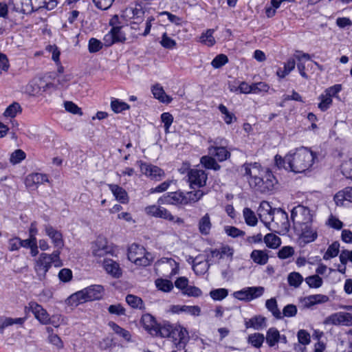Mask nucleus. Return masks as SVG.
<instances>
[{"label":"nucleus","mask_w":352,"mask_h":352,"mask_svg":"<svg viewBox=\"0 0 352 352\" xmlns=\"http://www.w3.org/2000/svg\"><path fill=\"white\" fill-rule=\"evenodd\" d=\"M316 158V154L312 151L301 147L289 152L284 157L276 155L274 161L278 168H283L295 173H301L309 170Z\"/></svg>","instance_id":"nucleus-1"},{"label":"nucleus","mask_w":352,"mask_h":352,"mask_svg":"<svg viewBox=\"0 0 352 352\" xmlns=\"http://www.w3.org/2000/svg\"><path fill=\"white\" fill-rule=\"evenodd\" d=\"M241 171L251 188L261 193L272 192L277 182L272 171L263 168L257 162L245 163L241 166Z\"/></svg>","instance_id":"nucleus-2"},{"label":"nucleus","mask_w":352,"mask_h":352,"mask_svg":"<svg viewBox=\"0 0 352 352\" xmlns=\"http://www.w3.org/2000/svg\"><path fill=\"white\" fill-rule=\"evenodd\" d=\"M60 254V250H54L50 254L42 253L39 255L34 265V270L38 280L43 281L45 280L46 274L51 268L52 264L55 267H59L62 265Z\"/></svg>","instance_id":"nucleus-3"},{"label":"nucleus","mask_w":352,"mask_h":352,"mask_svg":"<svg viewBox=\"0 0 352 352\" xmlns=\"http://www.w3.org/2000/svg\"><path fill=\"white\" fill-rule=\"evenodd\" d=\"M104 289L100 285H93L71 295L69 300L72 304L79 305L87 301L102 298Z\"/></svg>","instance_id":"nucleus-4"},{"label":"nucleus","mask_w":352,"mask_h":352,"mask_svg":"<svg viewBox=\"0 0 352 352\" xmlns=\"http://www.w3.org/2000/svg\"><path fill=\"white\" fill-rule=\"evenodd\" d=\"M128 258L136 265L147 266L151 261V255L146 252L144 247L132 244L128 250Z\"/></svg>","instance_id":"nucleus-5"},{"label":"nucleus","mask_w":352,"mask_h":352,"mask_svg":"<svg viewBox=\"0 0 352 352\" xmlns=\"http://www.w3.org/2000/svg\"><path fill=\"white\" fill-rule=\"evenodd\" d=\"M291 219L294 224V228L312 223L313 214L307 207L302 205H298L291 211Z\"/></svg>","instance_id":"nucleus-6"},{"label":"nucleus","mask_w":352,"mask_h":352,"mask_svg":"<svg viewBox=\"0 0 352 352\" xmlns=\"http://www.w3.org/2000/svg\"><path fill=\"white\" fill-rule=\"evenodd\" d=\"M349 312H338L332 314L327 317L324 320V324L332 325H352V306L346 307Z\"/></svg>","instance_id":"nucleus-7"},{"label":"nucleus","mask_w":352,"mask_h":352,"mask_svg":"<svg viewBox=\"0 0 352 352\" xmlns=\"http://www.w3.org/2000/svg\"><path fill=\"white\" fill-rule=\"evenodd\" d=\"M224 142L226 141L223 139L219 138L210 141L212 144L208 148V154L216 157L219 162H223L230 157V153L224 146Z\"/></svg>","instance_id":"nucleus-8"},{"label":"nucleus","mask_w":352,"mask_h":352,"mask_svg":"<svg viewBox=\"0 0 352 352\" xmlns=\"http://www.w3.org/2000/svg\"><path fill=\"white\" fill-rule=\"evenodd\" d=\"M190 259H192V270L197 275H203L206 273L212 265L210 255H206L204 258L203 255L199 254L195 258L190 256Z\"/></svg>","instance_id":"nucleus-9"},{"label":"nucleus","mask_w":352,"mask_h":352,"mask_svg":"<svg viewBox=\"0 0 352 352\" xmlns=\"http://www.w3.org/2000/svg\"><path fill=\"white\" fill-rule=\"evenodd\" d=\"M294 228L305 243L313 242L318 237L317 228L313 226L312 223Z\"/></svg>","instance_id":"nucleus-10"},{"label":"nucleus","mask_w":352,"mask_h":352,"mask_svg":"<svg viewBox=\"0 0 352 352\" xmlns=\"http://www.w3.org/2000/svg\"><path fill=\"white\" fill-rule=\"evenodd\" d=\"M126 39V34L122 31V28H111L103 38L105 47H110L117 43H124Z\"/></svg>","instance_id":"nucleus-11"},{"label":"nucleus","mask_w":352,"mask_h":352,"mask_svg":"<svg viewBox=\"0 0 352 352\" xmlns=\"http://www.w3.org/2000/svg\"><path fill=\"white\" fill-rule=\"evenodd\" d=\"M34 0H10L9 6L17 12L30 14L36 11Z\"/></svg>","instance_id":"nucleus-12"},{"label":"nucleus","mask_w":352,"mask_h":352,"mask_svg":"<svg viewBox=\"0 0 352 352\" xmlns=\"http://www.w3.org/2000/svg\"><path fill=\"white\" fill-rule=\"evenodd\" d=\"M188 176L192 188H200L206 184L208 175L203 170L191 169Z\"/></svg>","instance_id":"nucleus-13"},{"label":"nucleus","mask_w":352,"mask_h":352,"mask_svg":"<svg viewBox=\"0 0 352 352\" xmlns=\"http://www.w3.org/2000/svg\"><path fill=\"white\" fill-rule=\"evenodd\" d=\"M169 338H172L177 346H181L182 344L184 345L188 340V332L180 324H175Z\"/></svg>","instance_id":"nucleus-14"},{"label":"nucleus","mask_w":352,"mask_h":352,"mask_svg":"<svg viewBox=\"0 0 352 352\" xmlns=\"http://www.w3.org/2000/svg\"><path fill=\"white\" fill-rule=\"evenodd\" d=\"M276 208H272L270 203L266 201H263L260 204L258 209V214L261 221L265 223L272 221L274 218V215Z\"/></svg>","instance_id":"nucleus-15"},{"label":"nucleus","mask_w":352,"mask_h":352,"mask_svg":"<svg viewBox=\"0 0 352 352\" xmlns=\"http://www.w3.org/2000/svg\"><path fill=\"white\" fill-rule=\"evenodd\" d=\"M140 162L141 172L146 176L155 180H160L164 176V170L160 167L142 162Z\"/></svg>","instance_id":"nucleus-16"},{"label":"nucleus","mask_w":352,"mask_h":352,"mask_svg":"<svg viewBox=\"0 0 352 352\" xmlns=\"http://www.w3.org/2000/svg\"><path fill=\"white\" fill-rule=\"evenodd\" d=\"M45 234L50 238L54 247L57 248L56 250H60L64 246V240L63 234L60 231L55 229L50 225L45 226Z\"/></svg>","instance_id":"nucleus-17"},{"label":"nucleus","mask_w":352,"mask_h":352,"mask_svg":"<svg viewBox=\"0 0 352 352\" xmlns=\"http://www.w3.org/2000/svg\"><path fill=\"white\" fill-rule=\"evenodd\" d=\"M28 308L41 324H49L50 315L41 305L35 302H30Z\"/></svg>","instance_id":"nucleus-18"},{"label":"nucleus","mask_w":352,"mask_h":352,"mask_svg":"<svg viewBox=\"0 0 352 352\" xmlns=\"http://www.w3.org/2000/svg\"><path fill=\"white\" fill-rule=\"evenodd\" d=\"M159 201H162V204L173 205H187L186 197L183 192H169L164 198H160Z\"/></svg>","instance_id":"nucleus-19"},{"label":"nucleus","mask_w":352,"mask_h":352,"mask_svg":"<svg viewBox=\"0 0 352 352\" xmlns=\"http://www.w3.org/2000/svg\"><path fill=\"white\" fill-rule=\"evenodd\" d=\"M111 251V249L107 245V240L102 237H98L92 246V254L96 257H102L110 253Z\"/></svg>","instance_id":"nucleus-20"},{"label":"nucleus","mask_w":352,"mask_h":352,"mask_svg":"<svg viewBox=\"0 0 352 352\" xmlns=\"http://www.w3.org/2000/svg\"><path fill=\"white\" fill-rule=\"evenodd\" d=\"M272 222H274L277 228L282 230H288L290 226L288 214L281 208H278L276 211Z\"/></svg>","instance_id":"nucleus-21"},{"label":"nucleus","mask_w":352,"mask_h":352,"mask_svg":"<svg viewBox=\"0 0 352 352\" xmlns=\"http://www.w3.org/2000/svg\"><path fill=\"white\" fill-rule=\"evenodd\" d=\"M329 298L323 294H314L306 296L301 299L300 302L305 308H310L312 306L328 302Z\"/></svg>","instance_id":"nucleus-22"},{"label":"nucleus","mask_w":352,"mask_h":352,"mask_svg":"<svg viewBox=\"0 0 352 352\" xmlns=\"http://www.w3.org/2000/svg\"><path fill=\"white\" fill-rule=\"evenodd\" d=\"M103 266L107 274L113 278H120L122 276V271L120 264L112 259H104Z\"/></svg>","instance_id":"nucleus-23"},{"label":"nucleus","mask_w":352,"mask_h":352,"mask_svg":"<svg viewBox=\"0 0 352 352\" xmlns=\"http://www.w3.org/2000/svg\"><path fill=\"white\" fill-rule=\"evenodd\" d=\"M48 182L47 175L46 174L39 173L30 174L25 178V185L29 188L37 186L39 184Z\"/></svg>","instance_id":"nucleus-24"},{"label":"nucleus","mask_w":352,"mask_h":352,"mask_svg":"<svg viewBox=\"0 0 352 352\" xmlns=\"http://www.w3.org/2000/svg\"><path fill=\"white\" fill-rule=\"evenodd\" d=\"M334 201L337 206H344V201L352 203V187H346L338 191L334 196Z\"/></svg>","instance_id":"nucleus-25"},{"label":"nucleus","mask_w":352,"mask_h":352,"mask_svg":"<svg viewBox=\"0 0 352 352\" xmlns=\"http://www.w3.org/2000/svg\"><path fill=\"white\" fill-rule=\"evenodd\" d=\"M247 329L252 328L255 330H261L267 327L266 318L261 315L254 316L248 320H245Z\"/></svg>","instance_id":"nucleus-26"},{"label":"nucleus","mask_w":352,"mask_h":352,"mask_svg":"<svg viewBox=\"0 0 352 352\" xmlns=\"http://www.w3.org/2000/svg\"><path fill=\"white\" fill-rule=\"evenodd\" d=\"M141 322L145 330H146L151 335L153 336V334H156L157 331L155 329L158 323L152 315L149 314H144L142 316Z\"/></svg>","instance_id":"nucleus-27"},{"label":"nucleus","mask_w":352,"mask_h":352,"mask_svg":"<svg viewBox=\"0 0 352 352\" xmlns=\"http://www.w3.org/2000/svg\"><path fill=\"white\" fill-rule=\"evenodd\" d=\"M108 186L116 197V200L122 204H126L128 202V195L123 188L117 184H109Z\"/></svg>","instance_id":"nucleus-28"},{"label":"nucleus","mask_w":352,"mask_h":352,"mask_svg":"<svg viewBox=\"0 0 352 352\" xmlns=\"http://www.w3.org/2000/svg\"><path fill=\"white\" fill-rule=\"evenodd\" d=\"M173 326L174 324H170L168 321H163L162 322L158 323L155 329L157 333L156 334H153V336L162 338H169L171 335Z\"/></svg>","instance_id":"nucleus-29"},{"label":"nucleus","mask_w":352,"mask_h":352,"mask_svg":"<svg viewBox=\"0 0 352 352\" xmlns=\"http://www.w3.org/2000/svg\"><path fill=\"white\" fill-rule=\"evenodd\" d=\"M212 228L210 217L208 213H206L200 218L198 222V228L202 235H208Z\"/></svg>","instance_id":"nucleus-30"},{"label":"nucleus","mask_w":352,"mask_h":352,"mask_svg":"<svg viewBox=\"0 0 352 352\" xmlns=\"http://www.w3.org/2000/svg\"><path fill=\"white\" fill-rule=\"evenodd\" d=\"M152 93L156 99L162 102L170 103L172 100V98L166 94L163 87L158 84L153 86Z\"/></svg>","instance_id":"nucleus-31"},{"label":"nucleus","mask_w":352,"mask_h":352,"mask_svg":"<svg viewBox=\"0 0 352 352\" xmlns=\"http://www.w3.org/2000/svg\"><path fill=\"white\" fill-rule=\"evenodd\" d=\"M280 338V334L278 330L275 327L270 328L266 333V342L272 347L277 344Z\"/></svg>","instance_id":"nucleus-32"},{"label":"nucleus","mask_w":352,"mask_h":352,"mask_svg":"<svg viewBox=\"0 0 352 352\" xmlns=\"http://www.w3.org/2000/svg\"><path fill=\"white\" fill-rule=\"evenodd\" d=\"M265 307L272 316L276 319L280 320L283 318L282 314L278 307L277 301L274 298L268 299L265 302Z\"/></svg>","instance_id":"nucleus-33"},{"label":"nucleus","mask_w":352,"mask_h":352,"mask_svg":"<svg viewBox=\"0 0 352 352\" xmlns=\"http://www.w3.org/2000/svg\"><path fill=\"white\" fill-rule=\"evenodd\" d=\"M295 59L293 58H289L285 63L283 69L281 68L277 69L276 75L280 78H285L295 68Z\"/></svg>","instance_id":"nucleus-34"},{"label":"nucleus","mask_w":352,"mask_h":352,"mask_svg":"<svg viewBox=\"0 0 352 352\" xmlns=\"http://www.w3.org/2000/svg\"><path fill=\"white\" fill-rule=\"evenodd\" d=\"M25 320V318H2L0 319V333H3L5 328L13 325L14 324H23Z\"/></svg>","instance_id":"nucleus-35"},{"label":"nucleus","mask_w":352,"mask_h":352,"mask_svg":"<svg viewBox=\"0 0 352 352\" xmlns=\"http://www.w3.org/2000/svg\"><path fill=\"white\" fill-rule=\"evenodd\" d=\"M159 218L173 222L177 225H183L184 223L183 219L179 217L173 216L170 211L163 207L161 208Z\"/></svg>","instance_id":"nucleus-36"},{"label":"nucleus","mask_w":352,"mask_h":352,"mask_svg":"<svg viewBox=\"0 0 352 352\" xmlns=\"http://www.w3.org/2000/svg\"><path fill=\"white\" fill-rule=\"evenodd\" d=\"M251 258L253 261L259 265H265L268 261V255L263 250H254L250 254Z\"/></svg>","instance_id":"nucleus-37"},{"label":"nucleus","mask_w":352,"mask_h":352,"mask_svg":"<svg viewBox=\"0 0 352 352\" xmlns=\"http://www.w3.org/2000/svg\"><path fill=\"white\" fill-rule=\"evenodd\" d=\"M200 162L207 169L218 170L221 168L220 165L216 162L215 159L212 155H205L201 157Z\"/></svg>","instance_id":"nucleus-38"},{"label":"nucleus","mask_w":352,"mask_h":352,"mask_svg":"<svg viewBox=\"0 0 352 352\" xmlns=\"http://www.w3.org/2000/svg\"><path fill=\"white\" fill-rule=\"evenodd\" d=\"M264 242L268 248L272 249H276L281 244L280 237L272 233H269L265 236Z\"/></svg>","instance_id":"nucleus-39"},{"label":"nucleus","mask_w":352,"mask_h":352,"mask_svg":"<svg viewBox=\"0 0 352 352\" xmlns=\"http://www.w3.org/2000/svg\"><path fill=\"white\" fill-rule=\"evenodd\" d=\"M36 10H38L45 8L47 10H52L58 5V0H34Z\"/></svg>","instance_id":"nucleus-40"},{"label":"nucleus","mask_w":352,"mask_h":352,"mask_svg":"<svg viewBox=\"0 0 352 352\" xmlns=\"http://www.w3.org/2000/svg\"><path fill=\"white\" fill-rule=\"evenodd\" d=\"M126 302L127 304L133 309H144V304L141 298L133 295L128 294L126 296Z\"/></svg>","instance_id":"nucleus-41"},{"label":"nucleus","mask_w":352,"mask_h":352,"mask_svg":"<svg viewBox=\"0 0 352 352\" xmlns=\"http://www.w3.org/2000/svg\"><path fill=\"white\" fill-rule=\"evenodd\" d=\"M243 215L247 225L250 226H255L257 224V217L252 209L245 208L243 210Z\"/></svg>","instance_id":"nucleus-42"},{"label":"nucleus","mask_w":352,"mask_h":352,"mask_svg":"<svg viewBox=\"0 0 352 352\" xmlns=\"http://www.w3.org/2000/svg\"><path fill=\"white\" fill-rule=\"evenodd\" d=\"M108 325L115 333L123 338L125 340L129 341L131 340V336L129 331L122 328L114 322H109Z\"/></svg>","instance_id":"nucleus-43"},{"label":"nucleus","mask_w":352,"mask_h":352,"mask_svg":"<svg viewBox=\"0 0 352 352\" xmlns=\"http://www.w3.org/2000/svg\"><path fill=\"white\" fill-rule=\"evenodd\" d=\"M340 251V243L338 241L332 243L327 248L326 252L323 255L324 260H329L337 256Z\"/></svg>","instance_id":"nucleus-44"},{"label":"nucleus","mask_w":352,"mask_h":352,"mask_svg":"<svg viewBox=\"0 0 352 352\" xmlns=\"http://www.w3.org/2000/svg\"><path fill=\"white\" fill-rule=\"evenodd\" d=\"M218 109L223 115L222 118L227 124H230L233 121L236 120L235 115L230 112L224 104H220L218 107Z\"/></svg>","instance_id":"nucleus-45"},{"label":"nucleus","mask_w":352,"mask_h":352,"mask_svg":"<svg viewBox=\"0 0 352 352\" xmlns=\"http://www.w3.org/2000/svg\"><path fill=\"white\" fill-rule=\"evenodd\" d=\"M111 107L116 113H119L123 111L129 109L130 106L127 103L122 102L119 99L113 98L111 102Z\"/></svg>","instance_id":"nucleus-46"},{"label":"nucleus","mask_w":352,"mask_h":352,"mask_svg":"<svg viewBox=\"0 0 352 352\" xmlns=\"http://www.w3.org/2000/svg\"><path fill=\"white\" fill-rule=\"evenodd\" d=\"M287 281L290 286L297 288L301 285L303 278L300 273L293 272L289 274Z\"/></svg>","instance_id":"nucleus-47"},{"label":"nucleus","mask_w":352,"mask_h":352,"mask_svg":"<svg viewBox=\"0 0 352 352\" xmlns=\"http://www.w3.org/2000/svg\"><path fill=\"white\" fill-rule=\"evenodd\" d=\"M205 195V192L201 190H197L194 191H190L185 193L186 197L187 205L192 203L198 201Z\"/></svg>","instance_id":"nucleus-48"},{"label":"nucleus","mask_w":352,"mask_h":352,"mask_svg":"<svg viewBox=\"0 0 352 352\" xmlns=\"http://www.w3.org/2000/svg\"><path fill=\"white\" fill-rule=\"evenodd\" d=\"M265 340L263 334L255 333L248 336V342L256 348H260Z\"/></svg>","instance_id":"nucleus-49"},{"label":"nucleus","mask_w":352,"mask_h":352,"mask_svg":"<svg viewBox=\"0 0 352 352\" xmlns=\"http://www.w3.org/2000/svg\"><path fill=\"white\" fill-rule=\"evenodd\" d=\"M214 30L208 29L206 32L203 33L199 40L201 43L207 45L208 46H212L215 43V40L213 36Z\"/></svg>","instance_id":"nucleus-50"},{"label":"nucleus","mask_w":352,"mask_h":352,"mask_svg":"<svg viewBox=\"0 0 352 352\" xmlns=\"http://www.w3.org/2000/svg\"><path fill=\"white\" fill-rule=\"evenodd\" d=\"M157 288L164 292H169L173 288L172 282L169 280L158 278L155 280Z\"/></svg>","instance_id":"nucleus-51"},{"label":"nucleus","mask_w":352,"mask_h":352,"mask_svg":"<svg viewBox=\"0 0 352 352\" xmlns=\"http://www.w3.org/2000/svg\"><path fill=\"white\" fill-rule=\"evenodd\" d=\"M228 295V290L225 288L212 289L210 292V296L214 300H222Z\"/></svg>","instance_id":"nucleus-52"},{"label":"nucleus","mask_w":352,"mask_h":352,"mask_svg":"<svg viewBox=\"0 0 352 352\" xmlns=\"http://www.w3.org/2000/svg\"><path fill=\"white\" fill-rule=\"evenodd\" d=\"M319 99L320 100V102L318 104V107L322 111H327L332 104V98L324 92L319 96Z\"/></svg>","instance_id":"nucleus-53"},{"label":"nucleus","mask_w":352,"mask_h":352,"mask_svg":"<svg viewBox=\"0 0 352 352\" xmlns=\"http://www.w3.org/2000/svg\"><path fill=\"white\" fill-rule=\"evenodd\" d=\"M248 292L249 300L251 301L253 299L261 297L265 292V288L261 286L248 287Z\"/></svg>","instance_id":"nucleus-54"},{"label":"nucleus","mask_w":352,"mask_h":352,"mask_svg":"<svg viewBox=\"0 0 352 352\" xmlns=\"http://www.w3.org/2000/svg\"><path fill=\"white\" fill-rule=\"evenodd\" d=\"M104 45V42L96 38H91L88 43V50L90 53H96L99 52Z\"/></svg>","instance_id":"nucleus-55"},{"label":"nucleus","mask_w":352,"mask_h":352,"mask_svg":"<svg viewBox=\"0 0 352 352\" xmlns=\"http://www.w3.org/2000/svg\"><path fill=\"white\" fill-rule=\"evenodd\" d=\"M305 282L309 287L318 288L322 286L323 280L318 274H316L307 277Z\"/></svg>","instance_id":"nucleus-56"},{"label":"nucleus","mask_w":352,"mask_h":352,"mask_svg":"<svg viewBox=\"0 0 352 352\" xmlns=\"http://www.w3.org/2000/svg\"><path fill=\"white\" fill-rule=\"evenodd\" d=\"M228 62V56L223 54H220L216 56L212 60L211 65L214 68L218 69L225 65Z\"/></svg>","instance_id":"nucleus-57"},{"label":"nucleus","mask_w":352,"mask_h":352,"mask_svg":"<svg viewBox=\"0 0 352 352\" xmlns=\"http://www.w3.org/2000/svg\"><path fill=\"white\" fill-rule=\"evenodd\" d=\"M26 157V155L21 149H16L12 153L10 158V161L12 164H16L20 163Z\"/></svg>","instance_id":"nucleus-58"},{"label":"nucleus","mask_w":352,"mask_h":352,"mask_svg":"<svg viewBox=\"0 0 352 352\" xmlns=\"http://www.w3.org/2000/svg\"><path fill=\"white\" fill-rule=\"evenodd\" d=\"M225 232L230 236L236 238L239 236H243L245 232L239 230L234 226H226L224 227Z\"/></svg>","instance_id":"nucleus-59"},{"label":"nucleus","mask_w":352,"mask_h":352,"mask_svg":"<svg viewBox=\"0 0 352 352\" xmlns=\"http://www.w3.org/2000/svg\"><path fill=\"white\" fill-rule=\"evenodd\" d=\"M21 111V106L17 102H14L13 104L8 106L6 111H4L3 115L6 117L14 118L16 116V113Z\"/></svg>","instance_id":"nucleus-60"},{"label":"nucleus","mask_w":352,"mask_h":352,"mask_svg":"<svg viewBox=\"0 0 352 352\" xmlns=\"http://www.w3.org/2000/svg\"><path fill=\"white\" fill-rule=\"evenodd\" d=\"M252 93L259 94L261 92H267L270 89V86L265 82H258L252 84Z\"/></svg>","instance_id":"nucleus-61"},{"label":"nucleus","mask_w":352,"mask_h":352,"mask_svg":"<svg viewBox=\"0 0 352 352\" xmlns=\"http://www.w3.org/2000/svg\"><path fill=\"white\" fill-rule=\"evenodd\" d=\"M161 120L164 123L165 132L168 133L170 126L173 122V116L170 113L165 112L162 113Z\"/></svg>","instance_id":"nucleus-62"},{"label":"nucleus","mask_w":352,"mask_h":352,"mask_svg":"<svg viewBox=\"0 0 352 352\" xmlns=\"http://www.w3.org/2000/svg\"><path fill=\"white\" fill-rule=\"evenodd\" d=\"M294 250L291 246H284L278 252V256L280 259H286L292 256Z\"/></svg>","instance_id":"nucleus-63"},{"label":"nucleus","mask_w":352,"mask_h":352,"mask_svg":"<svg viewBox=\"0 0 352 352\" xmlns=\"http://www.w3.org/2000/svg\"><path fill=\"white\" fill-rule=\"evenodd\" d=\"M160 43L164 48L170 50L174 49L176 46L175 41L168 36L166 33L162 35Z\"/></svg>","instance_id":"nucleus-64"}]
</instances>
